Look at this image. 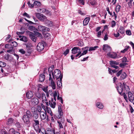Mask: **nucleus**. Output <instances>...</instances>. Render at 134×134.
I'll use <instances>...</instances> for the list:
<instances>
[{"mask_svg":"<svg viewBox=\"0 0 134 134\" xmlns=\"http://www.w3.org/2000/svg\"><path fill=\"white\" fill-rule=\"evenodd\" d=\"M32 117V115L30 111L28 110L26 111V114L23 115V120L24 122L27 125L30 124V119Z\"/></svg>","mask_w":134,"mask_h":134,"instance_id":"f257e3e1","label":"nucleus"},{"mask_svg":"<svg viewBox=\"0 0 134 134\" xmlns=\"http://www.w3.org/2000/svg\"><path fill=\"white\" fill-rule=\"evenodd\" d=\"M33 126L35 131L38 133L41 132V129L39 128V122L38 120L33 119Z\"/></svg>","mask_w":134,"mask_h":134,"instance_id":"f03ea898","label":"nucleus"},{"mask_svg":"<svg viewBox=\"0 0 134 134\" xmlns=\"http://www.w3.org/2000/svg\"><path fill=\"white\" fill-rule=\"evenodd\" d=\"M52 74L54 79V77L56 78V79L57 80L59 79H60L61 77H63V75H61L60 71L58 69L55 70L53 72H52Z\"/></svg>","mask_w":134,"mask_h":134,"instance_id":"7ed1b4c3","label":"nucleus"},{"mask_svg":"<svg viewBox=\"0 0 134 134\" xmlns=\"http://www.w3.org/2000/svg\"><path fill=\"white\" fill-rule=\"evenodd\" d=\"M122 70H121L116 74V76L118 77L120 75H121L120 76V78L119 79V80H124L125 79L126 76V74L125 72L122 73Z\"/></svg>","mask_w":134,"mask_h":134,"instance_id":"20e7f679","label":"nucleus"},{"mask_svg":"<svg viewBox=\"0 0 134 134\" xmlns=\"http://www.w3.org/2000/svg\"><path fill=\"white\" fill-rule=\"evenodd\" d=\"M36 16L41 21H44L47 19L46 17L44 15L41 13H36Z\"/></svg>","mask_w":134,"mask_h":134,"instance_id":"39448f33","label":"nucleus"},{"mask_svg":"<svg viewBox=\"0 0 134 134\" xmlns=\"http://www.w3.org/2000/svg\"><path fill=\"white\" fill-rule=\"evenodd\" d=\"M41 119L42 120L45 119L46 118L47 120H49L48 116L47 115L46 111L44 112H41L40 114Z\"/></svg>","mask_w":134,"mask_h":134,"instance_id":"423d86ee","label":"nucleus"},{"mask_svg":"<svg viewBox=\"0 0 134 134\" xmlns=\"http://www.w3.org/2000/svg\"><path fill=\"white\" fill-rule=\"evenodd\" d=\"M27 34L29 36L31 39L33 41L35 42L36 41V37H35L33 33L29 31H27L26 32Z\"/></svg>","mask_w":134,"mask_h":134,"instance_id":"0eeeda50","label":"nucleus"},{"mask_svg":"<svg viewBox=\"0 0 134 134\" xmlns=\"http://www.w3.org/2000/svg\"><path fill=\"white\" fill-rule=\"evenodd\" d=\"M58 112L59 115L57 117L58 119H60L62 117L63 113V110L62 109V106L61 105L58 106Z\"/></svg>","mask_w":134,"mask_h":134,"instance_id":"6e6552de","label":"nucleus"},{"mask_svg":"<svg viewBox=\"0 0 134 134\" xmlns=\"http://www.w3.org/2000/svg\"><path fill=\"white\" fill-rule=\"evenodd\" d=\"M116 88L119 93L121 94L122 92L123 89V87L122 84L121 83H119L116 87Z\"/></svg>","mask_w":134,"mask_h":134,"instance_id":"1a4fd4ad","label":"nucleus"},{"mask_svg":"<svg viewBox=\"0 0 134 134\" xmlns=\"http://www.w3.org/2000/svg\"><path fill=\"white\" fill-rule=\"evenodd\" d=\"M44 48V44L42 43H39L37 46V48L39 52H40L43 50Z\"/></svg>","mask_w":134,"mask_h":134,"instance_id":"9d476101","label":"nucleus"},{"mask_svg":"<svg viewBox=\"0 0 134 134\" xmlns=\"http://www.w3.org/2000/svg\"><path fill=\"white\" fill-rule=\"evenodd\" d=\"M30 102L32 105H35L38 104L39 101L37 98L34 97L31 100Z\"/></svg>","mask_w":134,"mask_h":134,"instance_id":"9b49d317","label":"nucleus"},{"mask_svg":"<svg viewBox=\"0 0 134 134\" xmlns=\"http://www.w3.org/2000/svg\"><path fill=\"white\" fill-rule=\"evenodd\" d=\"M89 47L88 46L86 47H85L83 48H82V50H83V52L82 53H81V55H80L79 58H80L82 56L88 53V51Z\"/></svg>","mask_w":134,"mask_h":134,"instance_id":"f8f14e48","label":"nucleus"},{"mask_svg":"<svg viewBox=\"0 0 134 134\" xmlns=\"http://www.w3.org/2000/svg\"><path fill=\"white\" fill-rule=\"evenodd\" d=\"M128 99L129 100L132 102V101L134 99V95L131 92H128Z\"/></svg>","mask_w":134,"mask_h":134,"instance_id":"ddd939ff","label":"nucleus"},{"mask_svg":"<svg viewBox=\"0 0 134 134\" xmlns=\"http://www.w3.org/2000/svg\"><path fill=\"white\" fill-rule=\"evenodd\" d=\"M45 24L48 27H51L53 25L52 22L48 20L47 19L44 21Z\"/></svg>","mask_w":134,"mask_h":134,"instance_id":"4468645a","label":"nucleus"},{"mask_svg":"<svg viewBox=\"0 0 134 134\" xmlns=\"http://www.w3.org/2000/svg\"><path fill=\"white\" fill-rule=\"evenodd\" d=\"M80 49L79 47H75L72 50V53L75 54L80 52Z\"/></svg>","mask_w":134,"mask_h":134,"instance_id":"2eb2a0df","label":"nucleus"},{"mask_svg":"<svg viewBox=\"0 0 134 134\" xmlns=\"http://www.w3.org/2000/svg\"><path fill=\"white\" fill-rule=\"evenodd\" d=\"M103 49L104 51L106 52L111 50L110 47L107 44L104 45Z\"/></svg>","mask_w":134,"mask_h":134,"instance_id":"dca6fc26","label":"nucleus"},{"mask_svg":"<svg viewBox=\"0 0 134 134\" xmlns=\"http://www.w3.org/2000/svg\"><path fill=\"white\" fill-rule=\"evenodd\" d=\"M33 96V93L31 91H29L26 93V97L28 99H30L32 98Z\"/></svg>","mask_w":134,"mask_h":134,"instance_id":"f3484780","label":"nucleus"},{"mask_svg":"<svg viewBox=\"0 0 134 134\" xmlns=\"http://www.w3.org/2000/svg\"><path fill=\"white\" fill-rule=\"evenodd\" d=\"M49 104L50 107L53 108H54L55 107L56 105V103L55 102H54L53 99L52 98V101L50 102L49 101Z\"/></svg>","mask_w":134,"mask_h":134,"instance_id":"a211bd4d","label":"nucleus"},{"mask_svg":"<svg viewBox=\"0 0 134 134\" xmlns=\"http://www.w3.org/2000/svg\"><path fill=\"white\" fill-rule=\"evenodd\" d=\"M54 132V129L48 128L46 131V134H53Z\"/></svg>","mask_w":134,"mask_h":134,"instance_id":"6ab92c4d","label":"nucleus"},{"mask_svg":"<svg viewBox=\"0 0 134 134\" xmlns=\"http://www.w3.org/2000/svg\"><path fill=\"white\" fill-rule=\"evenodd\" d=\"M96 106L99 108L102 109L103 107L104 106L103 104L100 102H97L96 104Z\"/></svg>","mask_w":134,"mask_h":134,"instance_id":"aec40b11","label":"nucleus"},{"mask_svg":"<svg viewBox=\"0 0 134 134\" xmlns=\"http://www.w3.org/2000/svg\"><path fill=\"white\" fill-rule=\"evenodd\" d=\"M90 20L89 17H87L85 18L83 21V25L86 26L87 25Z\"/></svg>","mask_w":134,"mask_h":134,"instance_id":"412c9836","label":"nucleus"},{"mask_svg":"<svg viewBox=\"0 0 134 134\" xmlns=\"http://www.w3.org/2000/svg\"><path fill=\"white\" fill-rule=\"evenodd\" d=\"M62 77H61L60 80L58 81L57 82V85L58 86L59 88H61L62 87Z\"/></svg>","mask_w":134,"mask_h":134,"instance_id":"4be33fe9","label":"nucleus"},{"mask_svg":"<svg viewBox=\"0 0 134 134\" xmlns=\"http://www.w3.org/2000/svg\"><path fill=\"white\" fill-rule=\"evenodd\" d=\"M50 82V85L52 87L53 89L54 90L56 88V85L54 82L53 80L49 81Z\"/></svg>","mask_w":134,"mask_h":134,"instance_id":"5701e85b","label":"nucleus"},{"mask_svg":"<svg viewBox=\"0 0 134 134\" xmlns=\"http://www.w3.org/2000/svg\"><path fill=\"white\" fill-rule=\"evenodd\" d=\"M45 76L43 74H41L39 78V81L43 82L44 80Z\"/></svg>","mask_w":134,"mask_h":134,"instance_id":"b1692460","label":"nucleus"},{"mask_svg":"<svg viewBox=\"0 0 134 134\" xmlns=\"http://www.w3.org/2000/svg\"><path fill=\"white\" fill-rule=\"evenodd\" d=\"M107 55L109 57L112 58H115L116 57V54L115 53H108L107 54Z\"/></svg>","mask_w":134,"mask_h":134,"instance_id":"393cba45","label":"nucleus"},{"mask_svg":"<svg viewBox=\"0 0 134 134\" xmlns=\"http://www.w3.org/2000/svg\"><path fill=\"white\" fill-rule=\"evenodd\" d=\"M119 32L121 34H123L125 33V30L124 28L122 26H120L119 28V29L118 30Z\"/></svg>","mask_w":134,"mask_h":134,"instance_id":"a878e982","label":"nucleus"},{"mask_svg":"<svg viewBox=\"0 0 134 134\" xmlns=\"http://www.w3.org/2000/svg\"><path fill=\"white\" fill-rule=\"evenodd\" d=\"M45 27L42 25H39L38 26V29L41 31H44Z\"/></svg>","mask_w":134,"mask_h":134,"instance_id":"bb28decb","label":"nucleus"},{"mask_svg":"<svg viewBox=\"0 0 134 134\" xmlns=\"http://www.w3.org/2000/svg\"><path fill=\"white\" fill-rule=\"evenodd\" d=\"M38 117V114L36 112L34 111L33 114V119L36 120L37 119Z\"/></svg>","mask_w":134,"mask_h":134,"instance_id":"cd10ccee","label":"nucleus"},{"mask_svg":"<svg viewBox=\"0 0 134 134\" xmlns=\"http://www.w3.org/2000/svg\"><path fill=\"white\" fill-rule=\"evenodd\" d=\"M34 6H35L36 7H39L41 5L40 2L38 1H35L34 2Z\"/></svg>","mask_w":134,"mask_h":134,"instance_id":"c85d7f7f","label":"nucleus"},{"mask_svg":"<svg viewBox=\"0 0 134 134\" xmlns=\"http://www.w3.org/2000/svg\"><path fill=\"white\" fill-rule=\"evenodd\" d=\"M64 121H63L62 120H61V121H57L58 123L59 124V129H62L63 128V125H64Z\"/></svg>","mask_w":134,"mask_h":134,"instance_id":"c756f323","label":"nucleus"},{"mask_svg":"<svg viewBox=\"0 0 134 134\" xmlns=\"http://www.w3.org/2000/svg\"><path fill=\"white\" fill-rule=\"evenodd\" d=\"M10 44L13 48V47H16L17 46V43L15 41H13L10 42Z\"/></svg>","mask_w":134,"mask_h":134,"instance_id":"7c9ffc66","label":"nucleus"},{"mask_svg":"<svg viewBox=\"0 0 134 134\" xmlns=\"http://www.w3.org/2000/svg\"><path fill=\"white\" fill-rule=\"evenodd\" d=\"M46 110L47 112L51 116H52L53 115V113L51 111V109L49 108H48V107H46Z\"/></svg>","mask_w":134,"mask_h":134,"instance_id":"2f4dec72","label":"nucleus"},{"mask_svg":"<svg viewBox=\"0 0 134 134\" xmlns=\"http://www.w3.org/2000/svg\"><path fill=\"white\" fill-rule=\"evenodd\" d=\"M13 119L12 118H9L8 120L7 124L8 125H10L13 123Z\"/></svg>","mask_w":134,"mask_h":134,"instance_id":"473e14b6","label":"nucleus"},{"mask_svg":"<svg viewBox=\"0 0 134 134\" xmlns=\"http://www.w3.org/2000/svg\"><path fill=\"white\" fill-rule=\"evenodd\" d=\"M35 96L38 99H40L41 97V93L38 92H37L35 93Z\"/></svg>","mask_w":134,"mask_h":134,"instance_id":"72a5a7b5","label":"nucleus"},{"mask_svg":"<svg viewBox=\"0 0 134 134\" xmlns=\"http://www.w3.org/2000/svg\"><path fill=\"white\" fill-rule=\"evenodd\" d=\"M6 63L2 61H0V67H4L6 66Z\"/></svg>","mask_w":134,"mask_h":134,"instance_id":"f704fd0d","label":"nucleus"},{"mask_svg":"<svg viewBox=\"0 0 134 134\" xmlns=\"http://www.w3.org/2000/svg\"><path fill=\"white\" fill-rule=\"evenodd\" d=\"M110 65H118L119 64V63L118 61H110Z\"/></svg>","mask_w":134,"mask_h":134,"instance_id":"c9c22d12","label":"nucleus"},{"mask_svg":"<svg viewBox=\"0 0 134 134\" xmlns=\"http://www.w3.org/2000/svg\"><path fill=\"white\" fill-rule=\"evenodd\" d=\"M98 47V46H95L94 47H91L89 48V51H94Z\"/></svg>","mask_w":134,"mask_h":134,"instance_id":"e433bc0d","label":"nucleus"},{"mask_svg":"<svg viewBox=\"0 0 134 134\" xmlns=\"http://www.w3.org/2000/svg\"><path fill=\"white\" fill-rule=\"evenodd\" d=\"M123 85L124 86V88L127 91H129V87L127 86L126 84V83L125 82H124L123 83Z\"/></svg>","mask_w":134,"mask_h":134,"instance_id":"4c0bfd02","label":"nucleus"},{"mask_svg":"<svg viewBox=\"0 0 134 134\" xmlns=\"http://www.w3.org/2000/svg\"><path fill=\"white\" fill-rule=\"evenodd\" d=\"M20 40L24 42H26L27 41V38L25 36H22V37L20 39Z\"/></svg>","mask_w":134,"mask_h":134,"instance_id":"58836bf2","label":"nucleus"},{"mask_svg":"<svg viewBox=\"0 0 134 134\" xmlns=\"http://www.w3.org/2000/svg\"><path fill=\"white\" fill-rule=\"evenodd\" d=\"M120 6L119 4L116 6V12H118L120 11Z\"/></svg>","mask_w":134,"mask_h":134,"instance_id":"ea45409f","label":"nucleus"},{"mask_svg":"<svg viewBox=\"0 0 134 134\" xmlns=\"http://www.w3.org/2000/svg\"><path fill=\"white\" fill-rule=\"evenodd\" d=\"M129 48V46H127L126 48L124 49L123 50L121 51V52L124 53H125L128 50Z\"/></svg>","mask_w":134,"mask_h":134,"instance_id":"a19ab883","label":"nucleus"},{"mask_svg":"<svg viewBox=\"0 0 134 134\" xmlns=\"http://www.w3.org/2000/svg\"><path fill=\"white\" fill-rule=\"evenodd\" d=\"M35 28L34 27L32 26H30L29 27L28 29L30 31H33L35 30Z\"/></svg>","mask_w":134,"mask_h":134,"instance_id":"79ce46f5","label":"nucleus"},{"mask_svg":"<svg viewBox=\"0 0 134 134\" xmlns=\"http://www.w3.org/2000/svg\"><path fill=\"white\" fill-rule=\"evenodd\" d=\"M9 55V54H7L5 55L4 57V59L7 60H8Z\"/></svg>","mask_w":134,"mask_h":134,"instance_id":"37998d69","label":"nucleus"},{"mask_svg":"<svg viewBox=\"0 0 134 134\" xmlns=\"http://www.w3.org/2000/svg\"><path fill=\"white\" fill-rule=\"evenodd\" d=\"M39 10L40 11H40V12L42 13H45V12H48V10H47L45 8H42V9H39Z\"/></svg>","mask_w":134,"mask_h":134,"instance_id":"c03bdc74","label":"nucleus"},{"mask_svg":"<svg viewBox=\"0 0 134 134\" xmlns=\"http://www.w3.org/2000/svg\"><path fill=\"white\" fill-rule=\"evenodd\" d=\"M122 95L124 96V99H125L126 102H127L128 99L127 97V96L125 93H124L122 94Z\"/></svg>","mask_w":134,"mask_h":134,"instance_id":"a18cd8bd","label":"nucleus"},{"mask_svg":"<svg viewBox=\"0 0 134 134\" xmlns=\"http://www.w3.org/2000/svg\"><path fill=\"white\" fill-rule=\"evenodd\" d=\"M59 98H60V101L62 103V104H63V100L62 98L61 97H60L59 95L58 94L57 96V99L59 100Z\"/></svg>","mask_w":134,"mask_h":134,"instance_id":"49530a36","label":"nucleus"},{"mask_svg":"<svg viewBox=\"0 0 134 134\" xmlns=\"http://www.w3.org/2000/svg\"><path fill=\"white\" fill-rule=\"evenodd\" d=\"M127 35H130L131 34V33L130 30H127L126 31Z\"/></svg>","mask_w":134,"mask_h":134,"instance_id":"de8ad7c7","label":"nucleus"},{"mask_svg":"<svg viewBox=\"0 0 134 134\" xmlns=\"http://www.w3.org/2000/svg\"><path fill=\"white\" fill-rule=\"evenodd\" d=\"M116 25V22L114 21L113 20L111 22V27H115Z\"/></svg>","mask_w":134,"mask_h":134,"instance_id":"09e8293b","label":"nucleus"},{"mask_svg":"<svg viewBox=\"0 0 134 134\" xmlns=\"http://www.w3.org/2000/svg\"><path fill=\"white\" fill-rule=\"evenodd\" d=\"M126 64L125 63H120V66L121 68H124Z\"/></svg>","mask_w":134,"mask_h":134,"instance_id":"8fccbe9b","label":"nucleus"},{"mask_svg":"<svg viewBox=\"0 0 134 134\" xmlns=\"http://www.w3.org/2000/svg\"><path fill=\"white\" fill-rule=\"evenodd\" d=\"M27 4L31 8H32L34 7V4H31L30 2L29 1L27 3Z\"/></svg>","mask_w":134,"mask_h":134,"instance_id":"3c124183","label":"nucleus"},{"mask_svg":"<svg viewBox=\"0 0 134 134\" xmlns=\"http://www.w3.org/2000/svg\"><path fill=\"white\" fill-rule=\"evenodd\" d=\"M69 52V49H66V51L64 52V55H66Z\"/></svg>","mask_w":134,"mask_h":134,"instance_id":"603ef678","label":"nucleus"},{"mask_svg":"<svg viewBox=\"0 0 134 134\" xmlns=\"http://www.w3.org/2000/svg\"><path fill=\"white\" fill-rule=\"evenodd\" d=\"M132 1V0H130L129 2H128V4L129 7H131Z\"/></svg>","mask_w":134,"mask_h":134,"instance_id":"864d4df0","label":"nucleus"},{"mask_svg":"<svg viewBox=\"0 0 134 134\" xmlns=\"http://www.w3.org/2000/svg\"><path fill=\"white\" fill-rule=\"evenodd\" d=\"M19 52H20L21 53H22L23 54H25V51L23 49H20L19 50Z\"/></svg>","mask_w":134,"mask_h":134,"instance_id":"5fc2aeb1","label":"nucleus"},{"mask_svg":"<svg viewBox=\"0 0 134 134\" xmlns=\"http://www.w3.org/2000/svg\"><path fill=\"white\" fill-rule=\"evenodd\" d=\"M112 67L115 68V69H118L119 68V66L115 65H110Z\"/></svg>","mask_w":134,"mask_h":134,"instance_id":"6e6d98bb","label":"nucleus"},{"mask_svg":"<svg viewBox=\"0 0 134 134\" xmlns=\"http://www.w3.org/2000/svg\"><path fill=\"white\" fill-rule=\"evenodd\" d=\"M127 59L126 57H124L122 59V61L123 62H125L127 61Z\"/></svg>","mask_w":134,"mask_h":134,"instance_id":"4d7b16f0","label":"nucleus"},{"mask_svg":"<svg viewBox=\"0 0 134 134\" xmlns=\"http://www.w3.org/2000/svg\"><path fill=\"white\" fill-rule=\"evenodd\" d=\"M13 57H12V56L10 55H9V59L8 60V61H11L13 60Z\"/></svg>","mask_w":134,"mask_h":134,"instance_id":"13d9d810","label":"nucleus"},{"mask_svg":"<svg viewBox=\"0 0 134 134\" xmlns=\"http://www.w3.org/2000/svg\"><path fill=\"white\" fill-rule=\"evenodd\" d=\"M106 10L108 12V13L110 14V15L111 16L112 15V13L110 12L109 11V8L108 7H107L106 8Z\"/></svg>","mask_w":134,"mask_h":134,"instance_id":"bf43d9fd","label":"nucleus"},{"mask_svg":"<svg viewBox=\"0 0 134 134\" xmlns=\"http://www.w3.org/2000/svg\"><path fill=\"white\" fill-rule=\"evenodd\" d=\"M108 39V36L107 34H106L105 35L104 37V40L105 41L107 40Z\"/></svg>","mask_w":134,"mask_h":134,"instance_id":"052dcab7","label":"nucleus"},{"mask_svg":"<svg viewBox=\"0 0 134 134\" xmlns=\"http://www.w3.org/2000/svg\"><path fill=\"white\" fill-rule=\"evenodd\" d=\"M23 15L24 16H26L28 18H30V16H29V15L26 12H25L24 13V14H23Z\"/></svg>","mask_w":134,"mask_h":134,"instance_id":"680f3d73","label":"nucleus"},{"mask_svg":"<svg viewBox=\"0 0 134 134\" xmlns=\"http://www.w3.org/2000/svg\"><path fill=\"white\" fill-rule=\"evenodd\" d=\"M16 131H15V130L13 129H11L10 130V132L14 134V133Z\"/></svg>","mask_w":134,"mask_h":134,"instance_id":"e2e57ef3","label":"nucleus"},{"mask_svg":"<svg viewBox=\"0 0 134 134\" xmlns=\"http://www.w3.org/2000/svg\"><path fill=\"white\" fill-rule=\"evenodd\" d=\"M97 36L98 37H100V36H101V31H99L97 33Z\"/></svg>","mask_w":134,"mask_h":134,"instance_id":"0e129e2a","label":"nucleus"},{"mask_svg":"<svg viewBox=\"0 0 134 134\" xmlns=\"http://www.w3.org/2000/svg\"><path fill=\"white\" fill-rule=\"evenodd\" d=\"M48 100L46 98V97H44L43 99L42 100V101L43 103H44V102H46Z\"/></svg>","mask_w":134,"mask_h":134,"instance_id":"69168bd1","label":"nucleus"},{"mask_svg":"<svg viewBox=\"0 0 134 134\" xmlns=\"http://www.w3.org/2000/svg\"><path fill=\"white\" fill-rule=\"evenodd\" d=\"M129 108L131 113H132L134 111V110L133 109L131 105H130Z\"/></svg>","mask_w":134,"mask_h":134,"instance_id":"338daca9","label":"nucleus"},{"mask_svg":"<svg viewBox=\"0 0 134 134\" xmlns=\"http://www.w3.org/2000/svg\"><path fill=\"white\" fill-rule=\"evenodd\" d=\"M41 132L43 134H46V131L44 129H42L41 130Z\"/></svg>","mask_w":134,"mask_h":134,"instance_id":"774afa93","label":"nucleus"}]
</instances>
